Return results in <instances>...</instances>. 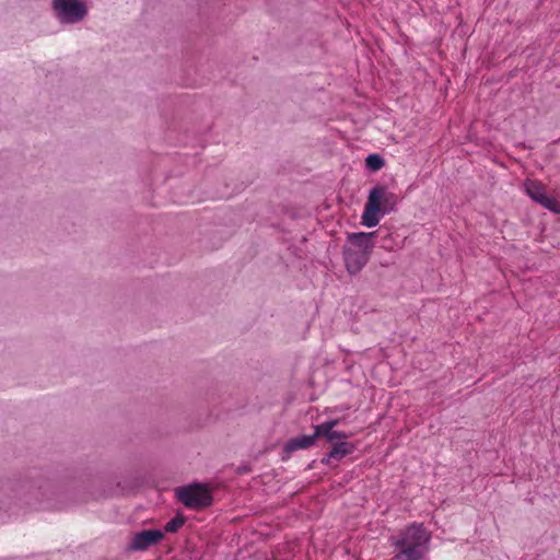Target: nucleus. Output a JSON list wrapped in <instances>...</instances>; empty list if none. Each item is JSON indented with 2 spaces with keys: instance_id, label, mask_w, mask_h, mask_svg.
I'll return each mask as SVG.
<instances>
[{
  "instance_id": "nucleus-1",
  "label": "nucleus",
  "mask_w": 560,
  "mask_h": 560,
  "mask_svg": "<svg viewBox=\"0 0 560 560\" xmlns=\"http://www.w3.org/2000/svg\"><path fill=\"white\" fill-rule=\"evenodd\" d=\"M376 232H358L349 234L342 255L346 269L350 275L359 273L368 264L375 246Z\"/></svg>"
},
{
  "instance_id": "nucleus-2",
  "label": "nucleus",
  "mask_w": 560,
  "mask_h": 560,
  "mask_svg": "<svg viewBox=\"0 0 560 560\" xmlns=\"http://www.w3.org/2000/svg\"><path fill=\"white\" fill-rule=\"evenodd\" d=\"M430 533L422 524L413 523L393 545L399 549L396 560H421L429 550Z\"/></svg>"
},
{
  "instance_id": "nucleus-3",
  "label": "nucleus",
  "mask_w": 560,
  "mask_h": 560,
  "mask_svg": "<svg viewBox=\"0 0 560 560\" xmlns=\"http://www.w3.org/2000/svg\"><path fill=\"white\" fill-rule=\"evenodd\" d=\"M398 202L397 196L385 186L373 187L368 196V201L361 217L362 224L374 228L380 222V214L385 215L395 210Z\"/></svg>"
},
{
  "instance_id": "nucleus-4",
  "label": "nucleus",
  "mask_w": 560,
  "mask_h": 560,
  "mask_svg": "<svg viewBox=\"0 0 560 560\" xmlns=\"http://www.w3.org/2000/svg\"><path fill=\"white\" fill-rule=\"evenodd\" d=\"M177 499L188 509L201 510L212 503L209 489L202 483H192L176 489Z\"/></svg>"
},
{
  "instance_id": "nucleus-5",
  "label": "nucleus",
  "mask_w": 560,
  "mask_h": 560,
  "mask_svg": "<svg viewBox=\"0 0 560 560\" xmlns=\"http://www.w3.org/2000/svg\"><path fill=\"white\" fill-rule=\"evenodd\" d=\"M52 8L60 22L78 23L86 15V5L80 0H52Z\"/></svg>"
},
{
  "instance_id": "nucleus-6",
  "label": "nucleus",
  "mask_w": 560,
  "mask_h": 560,
  "mask_svg": "<svg viewBox=\"0 0 560 560\" xmlns=\"http://www.w3.org/2000/svg\"><path fill=\"white\" fill-rule=\"evenodd\" d=\"M338 423L339 419H331L315 425L317 439L323 436L332 445H335L336 442L347 441L349 438L347 433L334 430Z\"/></svg>"
},
{
  "instance_id": "nucleus-7",
  "label": "nucleus",
  "mask_w": 560,
  "mask_h": 560,
  "mask_svg": "<svg viewBox=\"0 0 560 560\" xmlns=\"http://www.w3.org/2000/svg\"><path fill=\"white\" fill-rule=\"evenodd\" d=\"M162 538L163 533L159 529L142 530L133 536L130 549L145 550L150 546L156 545Z\"/></svg>"
},
{
  "instance_id": "nucleus-8",
  "label": "nucleus",
  "mask_w": 560,
  "mask_h": 560,
  "mask_svg": "<svg viewBox=\"0 0 560 560\" xmlns=\"http://www.w3.org/2000/svg\"><path fill=\"white\" fill-rule=\"evenodd\" d=\"M353 450L354 446L347 441L336 442L330 452L322 458V464L329 465L332 460L338 462L345 456L351 454Z\"/></svg>"
},
{
  "instance_id": "nucleus-9",
  "label": "nucleus",
  "mask_w": 560,
  "mask_h": 560,
  "mask_svg": "<svg viewBox=\"0 0 560 560\" xmlns=\"http://www.w3.org/2000/svg\"><path fill=\"white\" fill-rule=\"evenodd\" d=\"M317 440L316 428L314 427L313 434H302L296 438L291 439L285 445L284 451L287 453H293L299 450H305L315 444Z\"/></svg>"
},
{
  "instance_id": "nucleus-10",
  "label": "nucleus",
  "mask_w": 560,
  "mask_h": 560,
  "mask_svg": "<svg viewBox=\"0 0 560 560\" xmlns=\"http://www.w3.org/2000/svg\"><path fill=\"white\" fill-rule=\"evenodd\" d=\"M524 186L526 194L535 202H537L538 199L542 197L544 194H546L544 187L535 180H526Z\"/></svg>"
},
{
  "instance_id": "nucleus-11",
  "label": "nucleus",
  "mask_w": 560,
  "mask_h": 560,
  "mask_svg": "<svg viewBox=\"0 0 560 560\" xmlns=\"http://www.w3.org/2000/svg\"><path fill=\"white\" fill-rule=\"evenodd\" d=\"M537 203L541 205L544 208L551 211L552 213H560V203L552 197H549L547 194H544L542 197L538 199Z\"/></svg>"
},
{
  "instance_id": "nucleus-12",
  "label": "nucleus",
  "mask_w": 560,
  "mask_h": 560,
  "mask_svg": "<svg viewBox=\"0 0 560 560\" xmlns=\"http://www.w3.org/2000/svg\"><path fill=\"white\" fill-rule=\"evenodd\" d=\"M537 203L541 205L544 208L551 211L552 213H560V203L552 197H549L547 194H544L542 197L538 199Z\"/></svg>"
},
{
  "instance_id": "nucleus-13",
  "label": "nucleus",
  "mask_w": 560,
  "mask_h": 560,
  "mask_svg": "<svg viewBox=\"0 0 560 560\" xmlns=\"http://www.w3.org/2000/svg\"><path fill=\"white\" fill-rule=\"evenodd\" d=\"M365 163L370 170L377 171L383 167L384 159L381 155L373 153L368 155V158L365 159Z\"/></svg>"
},
{
  "instance_id": "nucleus-14",
  "label": "nucleus",
  "mask_w": 560,
  "mask_h": 560,
  "mask_svg": "<svg viewBox=\"0 0 560 560\" xmlns=\"http://www.w3.org/2000/svg\"><path fill=\"white\" fill-rule=\"evenodd\" d=\"M185 523L184 517L182 516H175L171 521H168L165 525V532L167 533H175L178 530L179 527H182Z\"/></svg>"
}]
</instances>
